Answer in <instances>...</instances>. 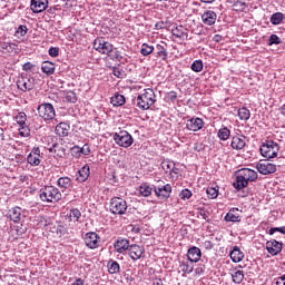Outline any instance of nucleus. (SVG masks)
<instances>
[{
  "mask_svg": "<svg viewBox=\"0 0 285 285\" xmlns=\"http://www.w3.org/2000/svg\"><path fill=\"white\" fill-rule=\"evenodd\" d=\"M257 171L250 168H242L236 171V181L233 183L236 190H244L250 181H257Z\"/></svg>",
  "mask_w": 285,
  "mask_h": 285,
  "instance_id": "f257e3e1",
  "label": "nucleus"
},
{
  "mask_svg": "<svg viewBox=\"0 0 285 285\" xmlns=\"http://www.w3.org/2000/svg\"><path fill=\"white\" fill-rule=\"evenodd\" d=\"M157 96L151 88L144 89L136 99V106L139 110H149L150 106H155Z\"/></svg>",
  "mask_w": 285,
  "mask_h": 285,
  "instance_id": "f03ea898",
  "label": "nucleus"
},
{
  "mask_svg": "<svg viewBox=\"0 0 285 285\" xmlns=\"http://www.w3.org/2000/svg\"><path fill=\"white\" fill-rule=\"evenodd\" d=\"M94 48L97 52H100V55H108V57L112 59H119V57H121L119 50L115 49L112 43L106 41L104 38H97L94 41Z\"/></svg>",
  "mask_w": 285,
  "mask_h": 285,
  "instance_id": "7ed1b4c3",
  "label": "nucleus"
},
{
  "mask_svg": "<svg viewBox=\"0 0 285 285\" xmlns=\"http://www.w3.org/2000/svg\"><path fill=\"white\" fill-rule=\"evenodd\" d=\"M39 197L46 204H57L61 200V191L55 186H45L39 190Z\"/></svg>",
  "mask_w": 285,
  "mask_h": 285,
  "instance_id": "20e7f679",
  "label": "nucleus"
},
{
  "mask_svg": "<svg viewBox=\"0 0 285 285\" xmlns=\"http://www.w3.org/2000/svg\"><path fill=\"white\" fill-rule=\"evenodd\" d=\"M279 153V145L273 140H268L261 146V155L265 159H275Z\"/></svg>",
  "mask_w": 285,
  "mask_h": 285,
  "instance_id": "39448f33",
  "label": "nucleus"
},
{
  "mask_svg": "<svg viewBox=\"0 0 285 285\" xmlns=\"http://www.w3.org/2000/svg\"><path fill=\"white\" fill-rule=\"evenodd\" d=\"M38 115L43 121H52L55 117H57V112L55 111V106L50 102H43L37 108Z\"/></svg>",
  "mask_w": 285,
  "mask_h": 285,
  "instance_id": "423d86ee",
  "label": "nucleus"
},
{
  "mask_svg": "<svg viewBox=\"0 0 285 285\" xmlns=\"http://www.w3.org/2000/svg\"><path fill=\"white\" fill-rule=\"evenodd\" d=\"M112 139L115 144H117V146H120L121 148H130V146L135 144L132 135H130L128 131L115 132L112 135Z\"/></svg>",
  "mask_w": 285,
  "mask_h": 285,
  "instance_id": "0eeeda50",
  "label": "nucleus"
},
{
  "mask_svg": "<svg viewBox=\"0 0 285 285\" xmlns=\"http://www.w3.org/2000/svg\"><path fill=\"white\" fill-rule=\"evenodd\" d=\"M110 213L114 215H125L126 210H128V204L124 198L114 197L110 200Z\"/></svg>",
  "mask_w": 285,
  "mask_h": 285,
  "instance_id": "6e6552de",
  "label": "nucleus"
},
{
  "mask_svg": "<svg viewBox=\"0 0 285 285\" xmlns=\"http://www.w3.org/2000/svg\"><path fill=\"white\" fill-rule=\"evenodd\" d=\"M28 116L26 112H19L16 116V122L19 126V135L20 137H30V127H28Z\"/></svg>",
  "mask_w": 285,
  "mask_h": 285,
  "instance_id": "1a4fd4ad",
  "label": "nucleus"
},
{
  "mask_svg": "<svg viewBox=\"0 0 285 285\" xmlns=\"http://www.w3.org/2000/svg\"><path fill=\"white\" fill-rule=\"evenodd\" d=\"M101 238L99 237V234L95 232H89L85 235V244L87 248H90L91 250H95V248H99V240Z\"/></svg>",
  "mask_w": 285,
  "mask_h": 285,
  "instance_id": "9d476101",
  "label": "nucleus"
},
{
  "mask_svg": "<svg viewBox=\"0 0 285 285\" xmlns=\"http://www.w3.org/2000/svg\"><path fill=\"white\" fill-rule=\"evenodd\" d=\"M154 193L158 199H168L173 193V186L170 184H166L155 187Z\"/></svg>",
  "mask_w": 285,
  "mask_h": 285,
  "instance_id": "9b49d317",
  "label": "nucleus"
},
{
  "mask_svg": "<svg viewBox=\"0 0 285 285\" xmlns=\"http://www.w3.org/2000/svg\"><path fill=\"white\" fill-rule=\"evenodd\" d=\"M205 124L206 122H204V119L199 117H193L191 119L187 120L186 128L191 132H197L204 128Z\"/></svg>",
  "mask_w": 285,
  "mask_h": 285,
  "instance_id": "f8f14e48",
  "label": "nucleus"
},
{
  "mask_svg": "<svg viewBox=\"0 0 285 285\" xmlns=\"http://www.w3.org/2000/svg\"><path fill=\"white\" fill-rule=\"evenodd\" d=\"M144 253H146V249H144L142 246H139L137 244L129 245L128 254L132 262L141 259Z\"/></svg>",
  "mask_w": 285,
  "mask_h": 285,
  "instance_id": "ddd939ff",
  "label": "nucleus"
},
{
  "mask_svg": "<svg viewBox=\"0 0 285 285\" xmlns=\"http://www.w3.org/2000/svg\"><path fill=\"white\" fill-rule=\"evenodd\" d=\"M256 168L261 175H273V173L277 170V166L275 164L266 160L263 163H258Z\"/></svg>",
  "mask_w": 285,
  "mask_h": 285,
  "instance_id": "4468645a",
  "label": "nucleus"
},
{
  "mask_svg": "<svg viewBox=\"0 0 285 285\" xmlns=\"http://www.w3.org/2000/svg\"><path fill=\"white\" fill-rule=\"evenodd\" d=\"M230 147L233 150H244L246 148V136L236 135L232 137Z\"/></svg>",
  "mask_w": 285,
  "mask_h": 285,
  "instance_id": "2eb2a0df",
  "label": "nucleus"
},
{
  "mask_svg": "<svg viewBox=\"0 0 285 285\" xmlns=\"http://www.w3.org/2000/svg\"><path fill=\"white\" fill-rule=\"evenodd\" d=\"M114 248H115L116 253L124 254V253H126V250H129V248H130V240L128 238L119 237L115 242Z\"/></svg>",
  "mask_w": 285,
  "mask_h": 285,
  "instance_id": "dca6fc26",
  "label": "nucleus"
},
{
  "mask_svg": "<svg viewBox=\"0 0 285 285\" xmlns=\"http://www.w3.org/2000/svg\"><path fill=\"white\" fill-rule=\"evenodd\" d=\"M31 10L36 14L48 9V0H31Z\"/></svg>",
  "mask_w": 285,
  "mask_h": 285,
  "instance_id": "f3484780",
  "label": "nucleus"
},
{
  "mask_svg": "<svg viewBox=\"0 0 285 285\" xmlns=\"http://www.w3.org/2000/svg\"><path fill=\"white\" fill-rule=\"evenodd\" d=\"M8 217L14 224H19V222H21L23 218V209H21V207H13L9 209Z\"/></svg>",
  "mask_w": 285,
  "mask_h": 285,
  "instance_id": "a211bd4d",
  "label": "nucleus"
},
{
  "mask_svg": "<svg viewBox=\"0 0 285 285\" xmlns=\"http://www.w3.org/2000/svg\"><path fill=\"white\" fill-rule=\"evenodd\" d=\"M266 250L269 255H279V253H282V243L277 240H269L266 243Z\"/></svg>",
  "mask_w": 285,
  "mask_h": 285,
  "instance_id": "6ab92c4d",
  "label": "nucleus"
},
{
  "mask_svg": "<svg viewBox=\"0 0 285 285\" xmlns=\"http://www.w3.org/2000/svg\"><path fill=\"white\" fill-rule=\"evenodd\" d=\"M202 21L205 26H215V21H217V13L213 10H207L202 14Z\"/></svg>",
  "mask_w": 285,
  "mask_h": 285,
  "instance_id": "aec40b11",
  "label": "nucleus"
},
{
  "mask_svg": "<svg viewBox=\"0 0 285 285\" xmlns=\"http://www.w3.org/2000/svg\"><path fill=\"white\" fill-rule=\"evenodd\" d=\"M187 259L194 264H197L202 259V249L198 247H190L187 252Z\"/></svg>",
  "mask_w": 285,
  "mask_h": 285,
  "instance_id": "412c9836",
  "label": "nucleus"
},
{
  "mask_svg": "<svg viewBox=\"0 0 285 285\" xmlns=\"http://www.w3.org/2000/svg\"><path fill=\"white\" fill-rule=\"evenodd\" d=\"M58 137H68L70 135V125L68 122H60L55 128Z\"/></svg>",
  "mask_w": 285,
  "mask_h": 285,
  "instance_id": "4be33fe9",
  "label": "nucleus"
},
{
  "mask_svg": "<svg viewBox=\"0 0 285 285\" xmlns=\"http://www.w3.org/2000/svg\"><path fill=\"white\" fill-rule=\"evenodd\" d=\"M156 57L163 61L168 59V49L166 42H161L156 46Z\"/></svg>",
  "mask_w": 285,
  "mask_h": 285,
  "instance_id": "5701e85b",
  "label": "nucleus"
},
{
  "mask_svg": "<svg viewBox=\"0 0 285 285\" xmlns=\"http://www.w3.org/2000/svg\"><path fill=\"white\" fill-rule=\"evenodd\" d=\"M88 177H90V166L85 165L83 167H81L80 170H78V173L76 175V179L80 184H83V181H86L88 179Z\"/></svg>",
  "mask_w": 285,
  "mask_h": 285,
  "instance_id": "b1692460",
  "label": "nucleus"
},
{
  "mask_svg": "<svg viewBox=\"0 0 285 285\" xmlns=\"http://www.w3.org/2000/svg\"><path fill=\"white\" fill-rule=\"evenodd\" d=\"M227 3L232 4L233 10L235 12H244L248 4H246V0H227Z\"/></svg>",
  "mask_w": 285,
  "mask_h": 285,
  "instance_id": "393cba45",
  "label": "nucleus"
},
{
  "mask_svg": "<svg viewBox=\"0 0 285 285\" xmlns=\"http://www.w3.org/2000/svg\"><path fill=\"white\" fill-rule=\"evenodd\" d=\"M225 222H242V216H239L238 208H232L225 216Z\"/></svg>",
  "mask_w": 285,
  "mask_h": 285,
  "instance_id": "a878e982",
  "label": "nucleus"
},
{
  "mask_svg": "<svg viewBox=\"0 0 285 285\" xmlns=\"http://www.w3.org/2000/svg\"><path fill=\"white\" fill-rule=\"evenodd\" d=\"M2 52H19V46L14 42H0Z\"/></svg>",
  "mask_w": 285,
  "mask_h": 285,
  "instance_id": "bb28decb",
  "label": "nucleus"
},
{
  "mask_svg": "<svg viewBox=\"0 0 285 285\" xmlns=\"http://www.w3.org/2000/svg\"><path fill=\"white\" fill-rule=\"evenodd\" d=\"M229 257H230L232 262H234V264H239V262H242V259H244V253L242 252V249H239L237 246H235L233 248V250L230 252Z\"/></svg>",
  "mask_w": 285,
  "mask_h": 285,
  "instance_id": "cd10ccee",
  "label": "nucleus"
},
{
  "mask_svg": "<svg viewBox=\"0 0 285 285\" xmlns=\"http://www.w3.org/2000/svg\"><path fill=\"white\" fill-rule=\"evenodd\" d=\"M171 35L177 39H184L185 37H188V33L186 32V28H184V26H177L171 29Z\"/></svg>",
  "mask_w": 285,
  "mask_h": 285,
  "instance_id": "c85d7f7f",
  "label": "nucleus"
},
{
  "mask_svg": "<svg viewBox=\"0 0 285 285\" xmlns=\"http://www.w3.org/2000/svg\"><path fill=\"white\" fill-rule=\"evenodd\" d=\"M217 137L220 141H228V139H230V129H228L226 126H223L217 131Z\"/></svg>",
  "mask_w": 285,
  "mask_h": 285,
  "instance_id": "c756f323",
  "label": "nucleus"
},
{
  "mask_svg": "<svg viewBox=\"0 0 285 285\" xmlns=\"http://www.w3.org/2000/svg\"><path fill=\"white\" fill-rule=\"evenodd\" d=\"M161 168L165 170V173H169V175H173V173H177V168H175V163L173 160H164L161 163Z\"/></svg>",
  "mask_w": 285,
  "mask_h": 285,
  "instance_id": "7c9ffc66",
  "label": "nucleus"
},
{
  "mask_svg": "<svg viewBox=\"0 0 285 285\" xmlns=\"http://www.w3.org/2000/svg\"><path fill=\"white\" fill-rule=\"evenodd\" d=\"M195 268V263H193L191 261H183L180 263V269L183 273H187V275H190V273H193Z\"/></svg>",
  "mask_w": 285,
  "mask_h": 285,
  "instance_id": "2f4dec72",
  "label": "nucleus"
},
{
  "mask_svg": "<svg viewBox=\"0 0 285 285\" xmlns=\"http://www.w3.org/2000/svg\"><path fill=\"white\" fill-rule=\"evenodd\" d=\"M269 21L272 26H279L284 21V13L275 12L271 16Z\"/></svg>",
  "mask_w": 285,
  "mask_h": 285,
  "instance_id": "473e14b6",
  "label": "nucleus"
},
{
  "mask_svg": "<svg viewBox=\"0 0 285 285\" xmlns=\"http://www.w3.org/2000/svg\"><path fill=\"white\" fill-rule=\"evenodd\" d=\"M41 70L45 72V75H55V63L45 61L41 65Z\"/></svg>",
  "mask_w": 285,
  "mask_h": 285,
  "instance_id": "72a5a7b5",
  "label": "nucleus"
},
{
  "mask_svg": "<svg viewBox=\"0 0 285 285\" xmlns=\"http://www.w3.org/2000/svg\"><path fill=\"white\" fill-rule=\"evenodd\" d=\"M57 184H58L59 188H65V190H66L72 186V179H70V177H60L57 180Z\"/></svg>",
  "mask_w": 285,
  "mask_h": 285,
  "instance_id": "f704fd0d",
  "label": "nucleus"
},
{
  "mask_svg": "<svg viewBox=\"0 0 285 285\" xmlns=\"http://www.w3.org/2000/svg\"><path fill=\"white\" fill-rule=\"evenodd\" d=\"M108 272L110 273V275H117V273H119V271L121 269V267L119 266V263H117V261H112L110 259L108 262Z\"/></svg>",
  "mask_w": 285,
  "mask_h": 285,
  "instance_id": "c9c22d12",
  "label": "nucleus"
},
{
  "mask_svg": "<svg viewBox=\"0 0 285 285\" xmlns=\"http://www.w3.org/2000/svg\"><path fill=\"white\" fill-rule=\"evenodd\" d=\"M153 52H155V46L148 43L141 45L140 55H142V57H148L149 55H153Z\"/></svg>",
  "mask_w": 285,
  "mask_h": 285,
  "instance_id": "e433bc0d",
  "label": "nucleus"
},
{
  "mask_svg": "<svg viewBox=\"0 0 285 285\" xmlns=\"http://www.w3.org/2000/svg\"><path fill=\"white\" fill-rule=\"evenodd\" d=\"M232 279L235 284H242L244 282V271L235 269L232 274Z\"/></svg>",
  "mask_w": 285,
  "mask_h": 285,
  "instance_id": "4c0bfd02",
  "label": "nucleus"
},
{
  "mask_svg": "<svg viewBox=\"0 0 285 285\" xmlns=\"http://www.w3.org/2000/svg\"><path fill=\"white\" fill-rule=\"evenodd\" d=\"M67 217L69 222H79L81 219V212L78 208H72Z\"/></svg>",
  "mask_w": 285,
  "mask_h": 285,
  "instance_id": "58836bf2",
  "label": "nucleus"
},
{
  "mask_svg": "<svg viewBox=\"0 0 285 285\" xmlns=\"http://www.w3.org/2000/svg\"><path fill=\"white\" fill-rule=\"evenodd\" d=\"M237 115L240 121H248V119H250V110L246 107L239 108Z\"/></svg>",
  "mask_w": 285,
  "mask_h": 285,
  "instance_id": "ea45409f",
  "label": "nucleus"
},
{
  "mask_svg": "<svg viewBox=\"0 0 285 285\" xmlns=\"http://www.w3.org/2000/svg\"><path fill=\"white\" fill-rule=\"evenodd\" d=\"M18 88L19 90H22V92H27V90H32V82H30L28 79L19 80Z\"/></svg>",
  "mask_w": 285,
  "mask_h": 285,
  "instance_id": "a19ab883",
  "label": "nucleus"
},
{
  "mask_svg": "<svg viewBox=\"0 0 285 285\" xmlns=\"http://www.w3.org/2000/svg\"><path fill=\"white\" fill-rule=\"evenodd\" d=\"M111 104L114 106H124L126 104V97L121 94H116L114 97H111Z\"/></svg>",
  "mask_w": 285,
  "mask_h": 285,
  "instance_id": "79ce46f5",
  "label": "nucleus"
},
{
  "mask_svg": "<svg viewBox=\"0 0 285 285\" xmlns=\"http://www.w3.org/2000/svg\"><path fill=\"white\" fill-rule=\"evenodd\" d=\"M139 193L141 195V197H150L153 195V187H150L149 185H140L139 186Z\"/></svg>",
  "mask_w": 285,
  "mask_h": 285,
  "instance_id": "37998d69",
  "label": "nucleus"
},
{
  "mask_svg": "<svg viewBox=\"0 0 285 285\" xmlns=\"http://www.w3.org/2000/svg\"><path fill=\"white\" fill-rule=\"evenodd\" d=\"M209 199H217L219 196V187H208L206 190Z\"/></svg>",
  "mask_w": 285,
  "mask_h": 285,
  "instance_id": "c03bdc74",
  "label": "nucleus"
},
{
  "mask_svg": "<svg viewBox=\"0 0 285 285\" xmlns=\"http://www.w3.org/2000/svg\"><path fill=\"white\" fill-rule=\"evenodd\" d=\"M27 161L28 164H30V166H39V164H41V158H39L38 156H33L32 154H29L27 157Z\"/></svg>",
  "mask_w": 285,
  "mask_h": 285,
  "instance_id": "a18cd8bd",
  "label": "nucleus"
},
{
  "mask_svg": "<svg viewBox=\"0 0 285 285\" xmlns=\"http://www.w3.org/2000/svg\"><path fill=\"white\" fill-rule=\"evenodd\" d=\"M191 70L194 72H202V70H204V62L202 60H195L191 63Z\"/></svg>",
  "mask_w": 285,
  "mask_h": 285,
  "instance_id": "49530a36",
  "label": "nucleus"
},
{
  "mask_svg": "<svg viewBox=\"0 0 285 285\" xmlns=\"http://www.w3.org/2000/svg\"><path fill=\"white\" fill-rule=\"evenodd\" d=\"M112 75L118 79H124V77H126V72L124 71V69H121V67H114Z\"/></svg>",
  "mask_w": 285,
  "mask_h": 285,
  "instance_id": "de8ad7c7",
  "label": "nucleus"
},
{
  "mask_svg": "<svg viewBox=\"0 0 285 285\" xmlns=\"http://www.w3.org/2000/svg\"><path fill=\"white\" fill-rule=\"evenodd\" d=\"M179 197H180V199L186 202V199H190V197H193V191H190V189H188V188L183 189L179 194Z\"/></svg>",
  "mask_w": 285,
  "mask_h": 285,
  "instance_id": "09e8293b",
  "label": "nucleus"
},
{
  "mask_svg": "<svg viewBox=\"0 0 285 285\" xmlns=\"http://www.w3.org/2000/svg\"><path fill=\"white\" fill-rule=\"evenodd\" d=\"M66 100L69 101V104H76V101H77V94H75V91H67Z\"/></svg>",
  "mask_w": 285,
  "mask_h": 285,
  "instance_id": "8fccbe9b",
  "label": "nucleus"
},
{
  "mask_svg": "<svg viewBox=\"0 0 285 285\" xmlns=\"http://www.w3.org/2000/svg\"><path fill=\"white\" fill-rule=\"evenodd\" d=\"M279 43H282V39H279L277 35H272L269 37V46H279Z\"/></svg>",
  "mask_w": 285,
  "mask_h": 285,
  "instance_id": "3c124183",
  "label": "nucleus"
},
{
  "mask_svg": "<svg viewBox=\"0 0 285 285\" xmlns=\"http://www.w3.org/2000/svg\"><path fill=\"white\" fill-rule=\"evenodd\" d=\"M17 35H19V37H26V35H28V27L19 26L17 29Z\"/></svg>",
  "mask_w": 285,
  "mask_h": 285,
  "instance_id": "603ef678",
  "label": "nucleus"
},
{
  "mask_svg": "<svg viewBox=\"0 0 285 285\" xmlns=\"http://www.w3.org/2000/svg\"><path fill=\"white\" fill-rule=\"evenodd\" d=\"M275 233H282V235H285V227H273L269 229V235H275Z\"/></svg>",
  "mask_w": 285,
  "mask_h": 285,
  "instance_id": "864d4df0",
  "label": "nucleus"
},
{
  "mask_svg": "<svg viewBox=\"0 0 285 285\" xmlns=\"http://www.w3.org/2000/svg\"><path fill=\"white\" fill-rule=\"evenodd\" d=\"M80 155H90V146L88 144H85L82 147H80Z\"/></svg>",
  "mask_w": 285,
  "mask_h": 285,
  "instance_id": "5fc2aeb1",
  "label": "nucleus"
},
{
  "mask_svg": "<svg viewBox=\"0 0 285 285\" xmlns=\"http://www.w3.org/2000/svg\"><path fill=\"white\" fill-rule=\"evenodd\" d=\"M49 57H59V47L49 48Z\"/></svg>",
  "mask_w": 285,
  "mask_h": 285,
  "instance_id": "6e6d98bb",
  "label": "nucleus"
},
{
  "mask_svg": "<svg viewBox=\"0 0 285 285\" xmlns=\"http://www.w3.org/2000/svg\"><path fill=\"white\" fill-rule=\"evenodd\" d=\"M71 155L73 157H81V150H80V147L79 146H73L71 148Z\"/></svg>",
  "mask_w": 285,
  "mask_h": 285,
  "instance_id": "4d7b16f0",
  "label": "nucleus"
},
{
  "mask_svg": "<svg viewBox=\"0 0 285 285\" xmlns=\"http://www.w3.org/2000/svg\"><path fill=\"white\" fill-rule=\"evenodd\" d=\"M167 99H168L169 101H176V100H177V92H175V91H169V92L167 94Z\"/></svg>",
  "mask_w": 285,
  "mask_h": 285,
  "instance_id": "13d9d810",
  "label": "nucleus"
},
{
  "mask_svg": "<svg viewBox=\"0 0 285 285\" xmlns=\"http://www.w3.org/2000/svg\"><path fill=\"white\" fill-rule=\"evenodd\" d=\"M30 155H33V157H41V149H39V147H35L32 150H31V153H30Z\"/></svg>",
  "mask_w": 285,
  "mask_h": 285,
  "instance_id": "bf43d9fd",
  "label": "nucleus"
},
{
  "mask_svg": "<svg viewBox=\"0 0 285 285\" xmlns=\"http://www.w3.org/2000/svg\"><path fill=\"white\" fill-rule=\"evenodd\" d=\"M203 246H204V248H206V250H213V242H210V240H205L204 243H203Z\"/></svg>",
  "mask_w": 285,
  "mask_h": 285,
  "instance_id": "052dcab7",
  "label": "nucleus"
},
{
  "mask_svg": "<svg viewBox=\"0 0 285 285\" xmlns=\"http://www.w3.org/2000/svg\"><path fill=\"white\" fill-rule=\"evenodd\" d=\"M276 285H285V274L277 278Z\"/></svg>",
  "mask_w": 285,
  "mask_h": 285,
  "instance_id": "680f3d73",
  "label": "nucleus"
},
{
  "mask_svg": "<svg viewBox=\"0 0 285 285\" xmlns=\"http://www.w3.org/2000/svg\"><path fill=\"white\" fill-rule=\"evenodd\" d=\"M195 273H196V275H204V267H197L196 269H195Z\"/></svg>",
  "mask_w": 285,
  "mask_h": 285,
  "instance_id": "e2e57ef3",
  "label": "nucleus"
},
{
  "mask_svg": "<svg viewBox=\"0 0 285 285\" xmlns=\"http://www.w3.org/2000/svg\"><path fill=\"white\" fill-rule=\"evenodd\" d=\"M71 285H83V279L77 278Z\"/></svg>",
  "mask_w": 285,
  "mask_h": 285,
  "instance_id": "0e129e2a",
  "label": "nucleus"
},
{
  "mask_svg": "<svg viewBox=\"0 0 285 285\" xmlns=\"http://www.w3.org/2000/svg\"><path fill=\"white\" fill-rule=\"evenodd\" d=\"M32 69V63L27 62L23 65V70H31Z\"/></svg>",
  "mask_w": 285,
  "mask_h": 285,
  "instance_id": "69168bd1",
  "label": "nucleus"
},
{
  "mask_svg": "<svg viewBox=\"0 0 285 285\" xmlns=\"http://www.w3.org/2000/svg\"><path fill=\"white\" fill-rule=\"evenodd\" d=\"M3 139H6V136L3 132V128L0 127V141H3Z\"/></svg>",
  "mask_w": 285,
  "mask_h": 285,
  "instance_id": "338daca9",
  "label": "nucleus"
},
{
  "mask_svg": "<svg viewBox=\"0 0 285 285\" xmlns=\"http://www.w3.org/2000/svg\"><path fill=\"white\" fill-rule=\"evenodd\" d=\"M281 115H284V117H285V104L281 108Z\"/></svg>",
  "mask_w": 285,
  "mask_h": 285,
  "instance_id": "774afa93",
  "label": "nucleus"
}]
</instances>
